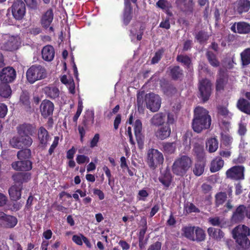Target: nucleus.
I'll return each instance as SVG.
<instances>
[{
    "mask_svg": "<svg viewBox=\"0 0 250 250\" xmlns=\"http://www.w3.org/2000/svg\"><path fill=\"white\" fill-rule=\"evenodd\" d=\"M211 123V116L207 109L200 106L195 108L192 121V128L194 132L201 133L203 130L209 128Z\"/></svg>",
    "mask_w": 250,
    "mask_h": 250,
    "instance_id": "1",
    "label": "nucleus"
},
{
    "mask_svg": "<svg viewBox=\"0 0 250 250\" xmlns=\"http://www.w3.org/2000/svg\"><path fill=\"white\" fill-rule=\"evenodd\" d=\"M235 242V250H250V228L243 225L235 227L232 231Z\"/></svg>",
    "mask_w": 250,
    "mask_h": 250,
    "instance_id": "2",
    "label": "nucleus"
},
{
    "mask_svg": "<svg viewBox=\"0 0 250 250\" xmlns=\"http://www.w3.org/2000/svg\"><path fill=\"white\" fill-rule=\"evenodd\" d=\"M192 163L191 158L186 155H182L174 161L171 167L172 171L177 176L183 177L191 168Z\"/></svg>",
    "mask_w": 250,
    "mask_h": 250,
    "instance_id": "3",
    "label": "nucleus"
},
{
    "mask_svg": "<svg viewBox=\"0 0 250 250\" xmlns=\"http://www.w3.org/2000/svg\"><path fill=\"white\" fill-rule=\"evenodd\" d=\"M46 75V70L44 66L40 64H34L27 69L26 78L30 84H33L38 81L45 78Z\"/></svg>",
    "mask_w": 250,
    "mask_h": 250,
    "instance_id": "4",
    "label": "nucleus"
},
{
    "mask_svg": "<svg viewBox=\"0 0 250 250\" xmlns=\"http://www.w3.org/2000/svg\"><path fill=\"white\" fill-rule=\"evenodd\" d=\"M164 160L163 154L158 150L151 148L147 151V163L150 168L155 169L158 166L163 163Z\"/></svg>",
    "mask_w": 250,
    "mask_h": 250,
    "instance_id": "5",
    "label": "nucleus"
},
{
    "mask_svg": "<svg viewBox=\"0 0 250 250\" xmlns=\"http://www.w3.org/2000/svg\"><path fill=\"white\" fill-rule=\"evenodd\" d=\"M146 102L147 108L152 112L157 111L161 107V99L160 97L153 93L146 95Z\"/></svg>",
    "mask_w": 250,
    "mask_h": 250,
    "instance_id": "6",
    "label": "nucleus"
},
{
    "mask_svg": "<svg viewBox=\"0 0 250 250\" xmlns=\"http://www.w3.org/2000/svg\"><path fill=\"white\" fill-rule=\"evenodd\" d=\"M200 97L204 103L208 100L211 92V83L207 79L200 81L198 86Z\"/></svg>",
    "mask_w": 250,
    "mask_h": 250,
    "instance_id": "7",
    "label": "nucleus"
},
{
    "mask_svg": "<svg viewBox=\"0 0 250 250\" xmlns=\"http://www.w3.org/2000/svg\"><path fill=\"white\" fill-rule=\"evenodd\" d=\"M18 223L17 218L12 215L0 212V227L4 229H12Z\"/></svg>",
    "mask_w": 250,
    "mask_h": 250,
    "instance_id": "8",
    "label": "nucleus"
},
{
    "mask_svg": "<svg viewBox=\"0 0 250 250\" xmlns=\"http://www.w3.org/2000/svg\"><path fill=\"white\" fill-rule=\"evenodd\" d=\"M16 71L12 67H6L0 71L1 82L9 83L14 82L16 78Z\"/></svg>",
    "mask_w": 250,
    "mask_h": 250,
    "instance_id": "9",
    "label": "nucleus"
},
{
    "mask_svg": "<svg viewBox=\"0 0 250 250\" xmlns=\"http://www.w3.org/2000/svg\"><path fill=\"white\" fill-rule=\"evenodd\" d=\"M245 217L246 206L244 205H239L233 211L230 221L233 224H239L244 220Z\"/></svg>",
    "mask_w": 250,
    "mask_h": 250,
    "instance_id": "10",
    "label": "nucleus"
},
{
    "mask_svg": "<svg viewBox=\"0 0 250 250\" xmlns=\"http://www.w3.org/2000/svg\"><path fill=\"white\" fill-rule=\"evenodd\" d=\"M244 167L242 166H235L229 169L226 171L228 178L235 180L244 179Z\"/></svg>",
    "mask_w": 250,
    "mask_h": 250,
    "instance_id": "11",
    "label": "nucleus"
},
{
    "mask_svg": "<svg viewBox=\"0 0 250 250\" xmlns=\"http://www.w3.org/2000/svg\"><path fill=\"white\" fill-rule=\"evenodd\" d=\"M41 115L44 118L52 116L54 110V104L49 100H43L40 106Z\"/></svg>",
    "mask_w": 250,
    "mask_h": 250,
    "instance_id": "12",
    "label": "nucleus"
},
{
    "mask_svg": "<svg viewBox=\"0 0 250 250\" xmlns=\"http://www.w3.org/2000/svg\"><path fill=\"white\" fill-rule=\"evenodd\" d=\"M13 169L18 171H28L32 168V162L30 160H19L11 164Z\"/></svg>",
    "mask_w": 250,
    "mask_h": 250,
    "instance_id": "13",
    "label": "nucleus"
},
{
    "mask_svg": "<svg viewBox=\"0 0 250 250\" xmlns=\"http://www.w3.org/2000/svg\"><path fill=\"white\" fill-rule=\"evenodd\" d=\"M134 130L138 147L141 149L144 146L145 137L142 133V124L140 120L137 119L135 121Z\"/></svg>",
    "mask_w": 250,
    "mask_h": 250,
    "instance_id": "14",
    "label": "nucleus"
},
{
    "mask_svg": "<svg viewBox=\"0 0 250 250\" xmlns=\"http://www.w3.org/2000/svg\"><path fill=\"white\" fill-rule=\"evenodd\" d=\"M19 46L17 39L13 36L9 37L8 39L3 43H0V50L13 51L17 50Z\"/></svg>",
    "mask_w": 250,
    "mask_h": 250,
    "instance_id": "15",
    "label": "nucleus"
},
{
    "mask_svg": "<svg viewBox=\"0 0 250 250\" xmlns=\"http://www.w3.org/2000/svg\"><path fill=\"white\" fill-rule=\"evenodd\" d=\"M31 178L30 172H19L14 173L12 176V179L14 184L23 187V184L28 182Z\"/></svg>",
    "mask_w": 250,
    "mask_h": 250,
    "instance_id": "16",
    "label": "nucleus"
},
{
    "mask_svg": "<svg viewBox=\"0 0 250 250\" xmlns=\"http://www.w3.org/2000/svg\"><path fill=\"white\" fill-rule=\"evenodd\" d=\"M176 4L178 8L185 14H192L193 9L192 0H176Z\"/></svg>",
    "mask_w": 250,
    "mask_h": 250,
    "instance_id": "17",
    "label": "nucleus"
},
{
    "mask_svg": "<svg viewBox=\"0 0 250 250\" xmlns=\"http://www.w3.org/2000/svg\"><path fill=\"white\" fill-rule=\"evenodd\" d=\"M228 79L229 77L227 73L220 69L215 83L217 91H221L224 89L225 85L228 83Z\"/></svg>",
    "mask_w": 250,
    "mask_h": 250,
    "instance_id": "18",
    "label": "nucleus"
},
{
    "mask_svg": "<svg viewBox=\"0 0 250 250\" xmlns=\"http://www.w3.org/2000/svg\"><path fill=\"white\" fill-rule=\"evenodd\" d=\"M25 12V4L21 0L14 1L12 6L13 16H24Z\"/></svg>",
    "mask_w": 250,
    "mask_h": 250,
    "instance_id": "19",
    "label": "nucleus"
},
{
    "mask_svg": "<svg viewBox=\"0 0 250 250\" xmlns=\"http://www.w3.org/2000/svg\"><path fill=\"white\" fill-rule=\"evenodd\" d=\"M250 8L249 0H237L234 6V11L238 14L247 12Z\"/></svg>",
    "mask_w": 250,
    "mask_h": 250,
    "instance_id": "20",
    "label": "nucleus"
},
{
    "mask_svg": "<svg viewBox=\"0 0 250 250\" xmlns=\"http://www.w3.org/2000/svg\"><path fill=\"white\" fill-rule=\"evenodd\" d=\"M36 126L30 124H23L17 127V131L19 135H24L32 136L35 132Z\"/></svg>",
    "mask_w": 250,
    "mask_h": 250,
    "instance_id": "21",
    "label": "nucleus"
},
{
    "mask_svg": "<svg viewBox=\"0 0 250 250\" xmlns=\"http://www.w3.org/2000/svg\"><path fill=\"white\" fill-rule=\"evenodd\" d=\"M22 186L16 184L12 185L8 189L10 198L12 201H18L21 198Z\"/></svg>",
    "mask_w": 250,
    "mask_h": 250,
    "instance_id": "22",
    "label": "nucleus"
},
{
    "mask_svg": "<svg viewBox=\"0 0 250 250\" xmlns=\"http://www.w3.org/2000/svg\"><path fill=\"white\" fill-rule=\"evenodd\" d=\"M168 69L169 75L173 80L177 81L183 78V70L179 65L169 66Z\"/></svg>",
    "mask_w": 250,
    "mask_h": 250,
    "instance_id": "23",
    "label": "nucleus"
},
{
    "mask_svg": "<svg viewBox=\"0 0 250 250\" xmlns=\"http://www.w3.org/2000/svg\"><path fill=\"white\" fill-rule=\"evenodd\" d=\"M42 59L47 62L52 61L55 56V50L51 45H47L43 47L42 50Z\"/></svg>",
    "mask_w": 250,
    "mask_h": 250,
    "instance_id": "24",
    "label": "nucleus"
},
{
    "mask_svg": "<svg viewBox=\"0 0 250 250\" xmlns=\"http://www.w3.org/2000/svg\"><path fill=\"white\" fill-rule=\"evenodd\" d=\"M43 91L46 96L51 99L55 100L58 98L60 90L58 88L53 85H48L43 88Z\"/></svg>",
    "mask_w": 250,
    "mask_h": 250,
    "instance_id": "25",
    "label": "nucleus"
},
{
    "mask_svg": "<svg viewBox=\"0 0 250 250\" xmlns=\"http://www.w3.org/2000/svg\"><path fill=\"white\" fill-rule=\"evenodd\" d=\"M171 134V128L167 125L161 126L155 132L156 137L161 140L167 139Z\"/></svg>",
    "mask_w": 250,
    "mask_h": 250,
    "instance_id": "26",
    "label": "nucleus"
},
{
    "mask_svg": "<svg viewBox=\"0 0 250 250\" xmlns=\"http://www.w3.org/2000/svg\"><path fill=\"white\" fill-rule=\"evenodd\" d=\"M49 135L47 130L43 126L39 128L38 132V138L40 144L43 147H45L47 145V142L49 139Z\"/></svg>",
    "mask_w": 250,
    "mask_h": 250,
    "instance_id": "27",
    "label": "nucleus"
},
{
    "mask_svg": "<svg viewBox=\"0 0 250 250\" xmlns=\"http://www.w3.org/2000/svg\"><path fill=\"white\" fill-rule=\"evenodd\" d=\"M237 108L242 112L250 115V102L243 98H240L236 104Z\"/></svg>",
    "mask_w": 250,
    "mask_h": 250,
    "instance_id": "28",
    "label": "nucleus"
},
{
    "mask_svg": "<svg viewBox=\"0 0 250 250\" xmlns=\"http://www.w3.org/2000/svg\"><path fill=\"white\" fill-rule=\"evenodd\" d=\"M207 231L209 236L217 241H221L225 235L223 231L220 229L209 227Z\"/></svg>",
    "mask_w": 250,
    "mask_h": 250,
    "instance_id": "29",
    "label": "nucleus"
},
{
    "mask_svg": "<svg viewBox=\"0 0 250 250\" xmlns=\"http://www.w3.org/2000/svg\"><path fill=\"white\" fill-rule=\"evenodd\" d=\"M158 180L165 188H168L172 182V177L169 170H166L159 177Z\"/></svg>",
    "mask_w": 250,
    "mask_h": 250,
    "instance_id": "30",
    "label": "nucleus"
},
{
    "mask_svg": "<svg viewBox=\"0 0 250 250\" xmlns=\"http://www.w3.org/2000/svg\"><path fill=\"white\" fill-rule=\"evenodd\" d=\"M166 114L159 112L155 114L151 118L150 124L155 126H160L164 124L166 120Z\"/></svg>",
    "mask_w": 250,
    "mask_h": 250,
    "instance_id": "31",
    "label": "nucleus"
},
{
    "mask_svg": "<svg viewBox=\"0 0 250 250\" xmlns=\"http://www.w3.org/2000/svg\"><path fill=\"white\" fill-rule=\"evenodd\" d=\"M231 29L239 34H248L250 32V24L245 22H239L237 24V31L235 30L234 24L231 26Z\"/></svg>",
    "mask_w": 250,
    "mask_h": 250,
    "instance_id": "32",
    "label": "nucleus"
},
{
    "mask_svg": "<svg viewBox=\"0 0 250 250\" xmlns=\"http://www.w3.org/2000/svg\"><path fill=\"white\" fill-rule=\"evenodd\" d=\"M195 227L191 226H184L182 228V235L188 239L192 241L194 240V231Z\"/></svg>",
    "mask_w": 250,
    "mask_h": 250,
    "instance_id": "33",
    "label": "nucleus"
},
{
    "mask_svg": "<svg viewBox=\"0 0 250 250\" xmlns=\"http://www.w3.org/2000/svg\"><path fill=\"white\" fill-rule=\"evenodd\" d=\"M193 150L197 160V161H206L203 146L199 144H195Z\"/></svg>",
    "mask_w": 250,
    "mask_h": 250,
    "instance_id": "34",
    "label": "nucleus"
},
{
    "mask_svg": "<svg viewBox=\"0 0 250 250\" xmlns=\"http://www.w3.org/2000/svg\"><path fill=\"white\" fill-rule=\"evenodd\" d=\"M207 60L213 67H218L220 65V62L217 58L216 55L211 51H208L206 53Z\"/></svg>",
    "mask_w": 250,
    "mask_h": 250,
    "instance_id": "35",
    "label": "nucleus"
},
{
    "mask_svg": "<svg viewBox=\"0 0 250 250\" xmlns=\"http://www.w3.org/2000/svg\"><path fill=\"white\" fill-rule=\"evenodd\" d=\"M224 161L221 157H216L210 164V170L211 172H216L220 170L224 166Z\"/></svg>",
    "mask_w": 250,
    "mask_h": 250,
    "instance_id": "36",
    "label": "nucleus"
},
{
    "mask_svg": "<svg viewBox=\"0 0 250 250\" xmlns=\"http://www.w3.org/2000/svg\"><path fill=\"white\" fill-rule=\"evenodd\" d=\"M206 161H197L192 169L193 174L196 176L202 175L205 170Z\"/></svg>",
    "mask_w": 250,
    "mask_h": 250,
    "instance_id": "37",
    "label": "nucleus"
},
{
    "mask_svg": "<svg viewBox=\"0 0 250 250\" xmlns=\"http://www.w3.org/2000/svg\"><path fill=\"white\" fill-rule=\"evenodd\" d=\"M176 61L181 63L187 69H189L192 65L191 58L187 55H178L176 57Z\"/></svg>",
    "mask_w": 250,
    "mask_h": 250,
    "instance_id": "38",
    "label": "nucleus"
},
{
    "mask_svg": "<svg viewBox=\"0 0 250 250\" xmlns=\"http://www.w3.org/2000/svg\"><path fill=\"white\" fill-rule=\"evenodd\" d=\"M12 93L11 88L9 83L1 82L0 83V96L3 98H9Z\"/></svg>",
    "mask_w": 250,
    "mask_h": 250,
    "instance_id": "39",
    "label": "nucleus"
},
{
    "mask_svg": "<svg viewBox=\"0 0 250 250\" xmlns=\"http://www.w3.org/2000/svg\"><path fill=\"white\" fill-rule=\"evenodd\" d=\"M20 102L27 110L31 109V102L29 93L27 91H23L20 96Z\"/></svg>",
    "mask_w": 250,
    "mask_h": 250,
    "instance_id": "40",
    "label": "nucleus"
},
{
    "mask_svg": "<svg viewBox=\"0 0 250 250\" xmlns=\"http://www.w3.org/2000/svg\"><path fill=\"white\" fill-rule=\"evenodd\" d=\"M241 64L243 66H247L250 64V48L244 49L240 53Z\"/></svg>",
    "mask_w": 250,
    "mask_h": 250,
    "instance_id": "41",
    "label": "nucleus"
},
{
    "mask_svg": "<svg viewBox=\"0 0 250 250\" xmlns=\"http://www.w3.org/2000/svg\"><path fill=\"white\" fill-rule=\"evenodd\" d=\"M206 147L210 153L214 152L218 148V142L215 138H211L206 142Z\"/></svg>",
    "mask_w": 250,
    "mask_h": 250,
    "instance_id": "42",
    "label": "nucleus"
},
{
    "mask_svg": "<svg viewBox=\"0 0 250 250\" xmlns=\"http://www.w3.org/2000/svg\"><path fill=\"white\" fill-rule=\"evenodd\" d=\"M163 151L167 154H171L175 152L176 148L175 142H166L162 144Z\"/></svg>",
    "mask_w": 250,
    "mask_h": 250,
    "instance_id": "43",
    "label": "nucleus"
},
{
    "mask_svg": "<svg viewBox=\"0 0 250 250\" xmlns=\"http://www.w3.org/2000/svg\"><path fill=\"white\" fill-rule=\"evenodd\" d=\"M92 125L90 123L83 119L82 125L78 126V129L80 135V140L82 142H83V138L85 135V130H88L89 127Z\"/></svg>",
    "mask_w": 250,
    "mask_h": 250,
    "instance_id": "44",
    "label": "nucleus"
},
{
    "mask_svg": "<svg viewBox=\"0 0 250 250\" xmlns=\"http://www.w3.org/2000/svg\"><path fill=\"white\" fill-rule=\"evenodd\" d=\"M156 5L158 7L166 11L168 16H172V13L169 12L172 6L171 3L168 1L166 0H159L156 3Z\"/></svg>",
    "mask_w": 250,
    "mask_h": 250,
    "instance_id": "45",
    "label": "nucleus"
},
{
    "mask_svg": "<svg viewBox=\"0 0 250 250\" xmlns=\"http://www.w3.org/2000/svg\"><path fill=\"white\" fill-rule=\"evenodd\" d=\"M227 199V194L226 192H219L215 195V204L216 207L222 205Z\"/></svg>",
    "mask_w": 250,
    "mask_h": 250,
    "instance_id": "46",
    "label": "nucleus"
},
{
    "mask_svg": "<svg viewBox=\"0 0 250 250\" xmlns=\"http://www.w3.org/2000/svg\"><path fill=\"white\" fill-rule=\"evenodd\" d=\"M194 232L195 237L194 236V240L192 241L200 242L205 240L206 235L205 231L202 228L196 227Z\"/></svg>",
    "mask_w": 250,
    "mask_h": 250,
    "instance_id": "47",
    "label": "nucleus"
},
{
    "mask_svg": "<svg viewBox=\"0 0 250 250\" xmlns=\"http://www.w3.org/2000/svg\"><path fill=\"white\" fill-rule=\"evenodd\" d=\"M19 160H29L31 157V151L29 148H24L18 151L17 154Z\"/></svg>",
    "mask_w": 250,
    "mask_h": 250,
    "instance_id": "48",
    "label": "nucleus"
},
{
    "mask_svg": "<svg viewBox=\"0 0 250 250\" xmlns=\"http://www.w3.org/2000/svg\"><path fill=\"white\" fill-rule=\"evenodd\" d=\"M217 110L218 115L223 116L226 118L231 119L232 114L225 106L219 105L217 107Z\"/></svg>",
    "mask_w": 250,
    "mask_h": 250,
    "instance_id": "49",
    "label": "nucleus"
},
{
    "mask_svg": "<svg viewBox=\"0 0 250 250\" xmlns=\"http://www.w3.org/2000/svg\"><path fill=\"white\" fill-rule=\"evenodd\" d=\"M21 141V148L23 146L29 147L31 146L33 143V140L30 136L28 135H20Z\"/></svg>",
    "mask_w": 250,
    "mask_h": 250,
    "instance_id": "50",
    "label": "nucleus"
},
{
    "mask_svg": "<svg viewBox=\"0 0 250 250\" xmlns=\"http://www.w3.org/2000/svg\"><path fill=\"white\" fill-rule=\"evenodd\" d=\"M9 143L11 146L13 148L17 149L21 148V144L20 136H14L12 139H10Z\"/></svg>",
    "mask_w": 250,
    "mask_h": 250,
    "instance_id": "51",
    "label": "nucleus"
},
{
    "mask_svg": "<svg viewBox=\"0 0 250 250\" xmlns=\"http://www.w3.org/2000/svg\"><path fill=\"white\" fill-rule=\"evenodd\" d=\"M195 38L199 43H202L208 40V36L205 32L200 31L196 34Z\"/></svg>",
    "mask_w": 250,
    "mask_h": 250,
    "instance_id": "52",
    "label": "nucleus"
},
{
    "mask_svg": "<svg viewBox=\"0 0 250 250\" xmlns=\"http://www.w3.org/2000/svg\"><path fill=\"white\" fill-rule=\"evenodd\" d=\"M164 52V48H162L159 49L157 52H155L154 56L151 59V63L155 64L158 63L162 57L163 54Z\"/></svg>",
    "mask_w": 250,
    "mask_h": 250,
    "instance_id": "53",
    "label": "nucleus"
},
{
    "mask_svg": "<svg viewBox=\"0 0 250 250\" xmlns=\"http://www.w3.org/2000/svg\"><path fill=\"white\" fill-rule=\"evenodd\" d=\"M222 143L227 147L231 145L232 141V138L228 134H222L221 136Z\"/></svg>",
    "mask_w": 250,
    "mask_h": 250,
    "instance_id": "54",
    "label": "nucleus"
},
{
    "mask_svg": "<svg viewBox=\"0 0 250 250\" xmlns=\"http://www.w3.org/2000/svg\"><path fill=\"white\" fill-rule=\"evenodd\" d=\"M142 223L143 225L142 226V228L139 230L138 236V238H145V234L147 229V222L146 219H145L143 221H142Z\"/></svg>",
    "mask_w": 250,
    "mask_h": 250,
    "instance_id": "55",
    "label": "nucleus"
},
{
    "mask_svg": "<svg viewBox=\"0 0 250 250\" xmlns=\"http://www.w3.org/2000/svg\"><path fill=\"white\" fill-rule=\"evenodd\" d=\"M53 17H42L41 23L42 26L46 29L47 28L53 21Z\"/></svg>",
    "mask_w": 250,
    "mask_h": 250,
    "instance_id": "56",
    "label": "nucleus"
},
{
    "mask_svg": "<svg viewBox=\"0 0 250 250\" xmlns=\"http://www.w3.org/2000/svg\"><path fill=\"white\" fill-rule=\"evenodd\" d=\"M164 92L167 95H171L176 93L177 89L176 87L171 84H167L163 88Z\"/></svg>",
    "mask_w": 250,
    "mask_h": 250,
    "instance_id": "57",
    "label": "nucleus"
},
{
    "mask_svg": "<svg viewBox=\"0 0 250 250\" xmlns=\"http://www.w3.org/2000/svg\"><path fill=\"white\" fill-rule=\"evenodd\" d=\"M83 119L86 122L93 125L94 122V112L93 111L88 112L84 115Z\"/></svg>",
    "mask_w": 250,
    "mask_h": 250,
    "instance_id": "58",
    "label": "nucleus"
},
{
    "mask_svg": "<svg viewBox=\"0 0 250 250\" xmlns=\"http://www.w3.org/2000/svg\"><path fill=\"white\" fill-rule=\"evenodd\" d=\"M124 16H131L133 13V9L131 3H124Z\"/></svg>",
    "mask_w": 250,
    "mask_h": 250,
    "instance_id": "59",
    "label": "nucleus"
},
{
    "mask_svg": "<svg viewBox=\"0 0 250 250\" xmlns=\"http://www.w3.org/2000/svg\"><path fill=\"white\" fill-rule=\"evenodd\" d=\"M76 160L77 163L79 165H81L85 163H87L89 162V158L84 155H78Z\"/></svg>",
    "mask_w": 250,
    "mask_h": 250,
    "instance_id": "60",
    "label": "nucleus"
},
{
    "mask_svg": "<svg viewBox=\"0 0 250 250\" xmlns=\"http://www.w3.org/2000/svg\"><path fill=\"white\" fill-rule=\"evenodd\" d=\"M148 195V193L146 190L141 189L138 192L137 199L139 201H145Z\"/></svg>",
    "mask_w": 250,
    "mask_h": 250,
    "instance_id": "61",
    "label": "nucleus"
},
{
    "mask_svg": "<svg viewBox=\"0 0 250 250\" xmlns=\"http://www.w3.org/2000/svg\"><path fill=\"white\" fill-rule=\"evenodd\" d=\"M27 6L31 9L36 10L39 8V3L37 0H24Z\"/></svg>",
    "mask_w": 250,
    "mask_h": 250,
    "instance_id": "62",
    "label": "nucleus"
},
{
    "mask_svg": "<svg viewBox=\"0 0 250 250\" xmlns=\"http://www.w3.org/2000/svg\"><path fill=\"white\" fill-rule=\"evenodd\" d=\"M186 209L188 213H191L192 212H200V209L197 208L193 203H190L189 205L186 207Z\"/></svg>",
    "mask_w": 250,
    "mask_h": 250,
    "instance_id": "63",
    "label": "nucleus"
},
{
    "mask_svg": "<svg viewBox=\"0 0 250 250\" xmlns=\"http://www.w3.org/2000/svg\"><path fill=\"white\" fill-rule=\"evenodd\" d=\"M161 242L157 241L155 243L150 245L147 249V250H161Z\"/></svg>",
    "mask_w": 250,
    "mask_h": 250,
    "instance_id": "64",
    "label": "nucleus"
}]
</instances>
